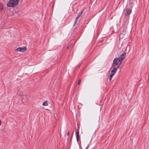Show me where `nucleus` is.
Segmentation results:
<instances>
[{
  "instance_id": "7ed1b4c3",
  "label": "nucleus",
  "mask_w": 149,
  "mask_h": 149,
  "mask_svg": "<svg viewBox=\"0 0 149 149\" xmlns=\"http://www.w3.org/2000/svg\"><path fill=\"white\" fill-rule=\"evenodd\" d=\"M26 50V47H19L17 48L16 49V51L17 52H25Z\"/></svg>"
},
{
  "instance_id": "1a4fd4ad",
  "label": "nucleus",
  "mask_w": 149,
  "mask_h": 149,
  "mask_svg": "<svg viewBox=\"0 0 149 149\" xmlns=\"http://www.w3.org/2000/svg\"><path fill=\"white\" fill-rule=\"evenodd\" d=\"M75 130H76V138H77V141H78V139H79V133L78 132L77 130V129H76Z\"/></svg>"
},
{
  "instance_id": "4468645a",
  "label": "nucleus",
  "mask_w": 149,
  "mask_h": 149,
  "mask_svg": "<svg viewBox=\"0 0 149 149\" xmlns=\"http://www.w3.org/2000/svg\"><path fill=\"white\" fill-rule=\"evenodd\" d=\"M1 121L0 120V126L1 125Z\"/></svg>"
},
{
  "instance_id": "f257e3e1",
  "label": "nucleus",
  "mask_w": 149,
  "mask_h": 149,
  "mask_svg": "<svg viewBox=\"0 0 149 149\" xmlns=\"http://www.w3.org/2000/svg\"><path fill=\"white\" fill-rule=\"evenodd\" d=\"M122 61L118 58H116L113 61L112 66L113 67V70L117 71V69L120 67Z\"/></svg>"
},
{
  "instance_id": "9d476101",
  "label": "nucleus",
  "mask_w": 149,
  "mask_h": 149,
  "mask_svg": "<svg viewBox=\"0 0 149 149\" xmlns=\"http://www.w3.org/2000/svg\"><path fill=\"white\" fill-rule=\"evenodd\" d=\"M3 10V5L2 4L0 3V11H2Z\"/></svg>"
},
{
  "instance_id": "9b49d317",
  "label": "nucleus",
  "mask_w": 149,
  "mask_h": 149,
  "mask_svg": "<svg viewBox=\"0 0 149 149\" xmlns=\"http://www.w3.org/2000/svg\"><path fill=\"white\" fill-rule=\"evenodd\" d=\"M42 105L45 106H47L48 105V103L47 101H45L42 104Z\"/></svg>"
},
{
  "instance_id": "0eeeda50",
  "label": "nucleus",
  "mask_w": 149,
  "mask_h": 149,
  "mask_svg": "<svg viewBox=\"0 0 149 149\" xmlns=\"http://www.w3.org/2000/svg\"><path fill=\"white\" fill-rule=\"evenodd\" d=\"M125 11H126V12L125 13V16H127V15H128L130 14V13H131V9H130L129 8H127L126 9Z\"/></svg>"
},
{
  "instance_id": "20e7f679",
  "label": "nucleus",
  "mask_w": 149,
  "mask_h": 149,
  "mask_svg": "<svg viewBox=\"0 0 149 149\" xmlns=\"http://www.w3.org/2000/svg\"><path fill=\"white\" fill-rule=\"evenodd\" d=\"M22 101L23 103H25L27 101V96L25 95H23L22 96Z\"/></svg>"
},
{
  "instance_id": "2eb2a0df",
  "label": "nucleus",
  "mask_w": 149,
  "mask_h": 149,
  "mask_svg": "<svg viewBox=\"0 0 149 149\" xmlns=\"http://www.w3.org/2000/svg\"><path fill=\"white\" fill-rule=\"evenodd\" d=\"M69 132H68V133H67V135H69Z\"/></svg>"
},
{
  "instance_id": "f03ea898",
  "label": "nucleus",
  "mask_w": 149,
  "mask_h": 149,
  "mask_svg": "<svg viewBox=\"0 0 149 149\" xmlns=\"http://www.w3.org/2000/svg\"><path fill=\"white\" fill-rule=\"evenodd\" d=\"M19 1V0H10L7 4V6L9 7H15L18 4Z\"/></svg>"
},
{
  "instance_id": "39448f33",
  "label": "nucleus",
  "mask_w": 149,
  "mask_h": 149,
  "mask_svg": "<svg viewBox=\"0 0 149 149\" xmlns=\"http://www.w3.org/2000/svg\"><path fill=\"white\" fill-rule=\"evenodd\" d=\"M116 72L117 71H116V70H113L111 71L110 75L109 77V80L110 81H111L112 78V77L113 75L115 74Z\"/></svg>"
},
{
  "instance_id": "6e6552de",
  "label": "nucleus",
  "mask_w": 149,
  "mask_h": 149,
  "mask_svg": "<svg viewBox=\"0 0 149 149\" xmlns=\"http://www.w3.org/2000/svg\"><path fill=\"white\" fill-rule=\"evenodd\" d=\"M81 15V13H79L77 15V16L76 19H75V21H74V23L73 24V26H75V25L76 24L77 21H78V19H79V17Z\"/></svg>"
},
{
  "instance_id": "423d86ee",
  "label": "nucleus",
  "mask_w": 149,
  "mask_h": 149,
  "mask_svg": "<svg viewBox=\"0 0 149 149\" xmlns=\"http://www.w3.org/2000/svg\"><path fill=\"white\" fill-rule=\"evenodd\" d=\"M126 54L124 52L123 53L120 55V57L118 58H119L121 60V61H122L125 58Z\"/></svg>"
},
{
  "instance_id": "f8f14e48",
  "label": "nucleus",
  "mask_w": 149,
  "mask_h": 149,
  "mask_svg": "<svg viewBox=\"0 0 149 149\" xmlns=\"http://www.w3.org/2000/svg\"><path fill=\"white\" fill-rule=\"evenodd\" d=\"M123 34H120V36H119L120 38H123Z\"/></svg>"
},
{
  "instance_id": "dca6fc26",
  "label": "nucleus",
  "mask_w": 149,
  "mask_h": 149,
  "mask_svg": "<svg viewBox=\"0 0 149 149\" xmlns=\"http://www.w3.org/2000/svg\"><path fill=\"white\" fill-rule=\"evenodd\" d=\"M88 147H87L86 148V149H87V148H88Z\"/></svg>"
},
{
  "instance_id": "ddd939ff",
  "label": "nucleus",
  "mask_w": 149,
  "mask_h": 149,
  "mask_svg": "<svg viewBox=\"0 0 149 149\" xmlns=\"http://www.w3.org/2000/svg\"><path fill=\"white\" fill-rule=\"evenodd\" d=\"M81 81V80H79L78 81V84H80Z\"/></svg>"
}]
</instances>
